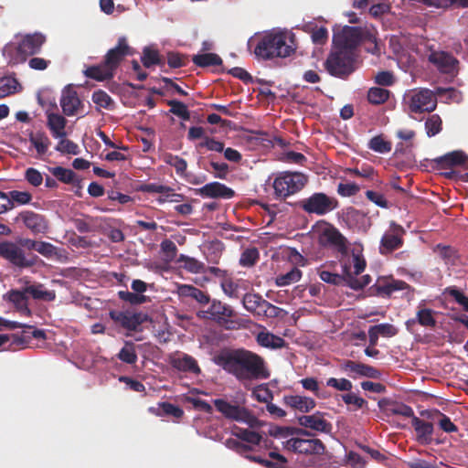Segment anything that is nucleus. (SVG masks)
Instances as JSON below:
<instances>
[{"mask_svg": "<svg viewBox=\"0 0 468 468\" xmlns=\"http://www.w3.org/2000/svg\"><path fill=\"white\" fill-rule=\"evenodd\" d=\"M214 362L240 383L268 379L271 376L265 359L243 347L223 350L215 356Z\"/></svg>", "mask_w": 468, "mask_h": 468, "instance_id": "obj_1", "label": "nucleus"}, {"mask_svg": "<svg viewBox=\"0 0 468 468\" xmlns=\"http://www.w3.org/2000/svg\"><path fill=\"white\" fill-rule=\"evenodd\" d=\"M47 37L39 32L25 35H16L14 39L5 44L2 54L9 66L22 64L29 57L40 53Z\"/></svg>", "mask_w": 468, "mask_h": 468, "instance_id": "obj_2", "label": "nucleus"}, {"mask_svg": "<svg viewBox=\"0 0 468 468\" xmlns=\"http://www.w3.org/2000/svg\"><path fill=\"white\" fill-rule=\"evenodd\" d=\"M294 48L287 44V36L282 32H269L262 36L254 49L256 57L268 60L274 58H287Z\"/></svg>", "mask_w": 468, "mask_h": 468, "instance_id": "obj_3", "label": "nucleus"}, {"mask_svg": "<svg viewBox=\"0 0 468 468\" xmlns=\"http://www.w3.org/2000/svg\"><path fill=\"white\" fill-rule=\"evenodd\" d=\"M355 53L335 49L325 59L324 66L327 72L334 77L346 79L355 71Z\"/></svg>", "mask_w": 468, "mask_h": 468, "instance_id": "obj_4", "label": "nucleus"}, {"mask_svg": "<svg viewBox=\"0 0 468 468\" xmlns=\"http://www.w3.org/2000/svg\"><path fill=\"white\" fill-rule=\"evenodd\" d=\"M308 177L300 172H282L273 181L274 193L279 199H285L301 191Z\"/></svg>", "mask_w": 468, "mask_h": 468, "instance_id": "obj_5", "label": "nucleus"}, {"mask_svg": "<svg viewBox=\"0 0 468 468\" xmlns=\"http://www.w3.org/2000/svg\"><path fill=\"white\" fill-rule=\"evenodd\" d=\"M369 31L360 27H344L333 36L334 47L339 50L353 51L364 39H370Z\"/></svg>", "mask_w": 468, "mask_h": 468, "instance_id": "obj_6", "label": "nucleus"}, {"mask_svg": "<svg viewBox=\"0 0 468 468\" xmlns=\"http://www.w3.org/2000/svg\"><path fill=\"white\" fill-rule=\"evenodd\" d=\"M299 207L305 213L324 216L339 206L338 200L323 192H315L298 203Z\"/></svg>", "mask_w": 468, "mask_h": 468, "instance_id": "obj_7", "label": "nucleus"}, {"mask_svg": "<svg viewBox=\"0 0 468 468\" xmlns=\"http://www.w3.org/2000/svg\"><path fill=\"white\" fill-rule=\"evenodd\" d=\"M0 257L20 269L34 266L37 259L36 255L27 257L18 241L10 240L0 242Z\"/></svg>", "mask_w": 468, "mask_h": 468, "instance_id": "obj_8", "label": "nucleus"}, {"mask_svg": "<svg viewBox=\"0 0 468 468\" xmlns=\"http://www.w3.org/2000/svg\"><path fill=\"white\" fill-rule=\"evenodd\" d=\"M214 405L217 410L227 419L246 423L250 428L259 424V420L245 407L231 404L222 399H215Z\"/></svg>", "mask_w": 468, "mask_h": 468, "instance_id": "obj_9", "label": "nucleus"}, {"mask_svg": "<svg viewBox=\"0 0 468 468\" xmlns=\"http://www.w3.org/2000/svg\"><path fill=\"white\" fill-rule=\"evenodd\" d=\"M407 104L413 113L431 112L437 107V98L429 89L413 90L407 95Z\"/></svg>", "mask_w": 468, "mask_h": 468, "instance_id": "obj_10", "label": "nucleus"}, {"mask_svg": "<svg viewBox=\"0 0 468 468\" xmlns=\"http://www.w3.org/2000/svg\"><path fill=\"white\" fill-rule=\"evenodd\" d=\"M109 315L115 324L128 331H140V326L150 320L149 315L143 312L112 310L110 311Z\"/></svg>", "mask_w": 468, "mask_h": 468, "instance_id": "obj_11", "label": "nucleus"}, {"mask_svg": "<svg viewBox=\"0 0 468 468\" xmlns=\"http://www.w3.org/2000/svg\"><path fill=\"white\" fill-rule=\"evenodd\" d=\"M405 229L396 222L392 221L389 230L387 231L380 239L379 252L382 255L391 253L403 246V235Z\"/></svg>", "mask_w": 468, "mask_h": 468, "instance_id": "obj_12", "label": "nucleus"}, {"mask_svg": "<svg viewBox=\"0 0 468 468\" xmlns=\"http://www.w3.org/2000/svg\"><path fill=\"white\" fill-rule=\"evenodd\" d=\"M283 447L292 452L303 454H322L324 445L319 439L292 438L283 442Z\"/></svg>", "mask_w": 468, "mask_h": 468, "instance_id": "obj_13", "label": "nucleus"}, {"mask_svg": "<svg viewBox=\"0 0 468 468\" xmlns=\"http://www.w3.org/2000/svg\"><path fill=\"white\" fill-rule=\"evenodd\" d=\"M235 314V311L231 306L220 301L213 300L207 310L201 311L198 315L200 317L209 318L220 325H225Z\"/></svg>", "mask_w": 468, "mask_h": 468, "instance_id": "obj_14", "label": "nucleus"}, {"mask_svg": "<svg viewBox=\"0 0 468 468\" xmlns=\"http://www.w3.org/2000/svg\"><path fill=\"white\" fill-rule=\"evenodd\" d=\"M319 240L323 246L333 248L341 254L347 252L346 238L333 225L323 229Z\"/></svg>", "mask_w": 468, "mask_h": 468, "instance_id": "obj_15", "label": "nucleus"}, {"mask_svg": "<svg viewBox=\"0 0 468 468\" xmlns=\"http://www.w3.org/2000/svg\"><path fill=\"white\" fill-rule=\"evenodd\" d=\"M59 102L66 116H74L83 112V102L77 91L69 85L62 90Z\"/></svg>", "mask_w": 468, "mask_h": 468, "instance_id": "obj_16", "label": "nucleus"}, {"mask_svg": "<svg viewBox=\"0 0 468 468\" xmlns=\"http://www.w3.org/2000/svg\"><path fill=\"white\" fill-rule=\"evenodd\" d=\"M16 221H21L27 229L36 235L44 234L48 229V221L46 217L31 210L21 211L16 217Z\"/></svg>", "mask_w": 468, "mask_h": 468, "instance_id": "obj_17", "label": "nucleus"}, {"mask_svg": "<svg viewBox=\"0 0 468 468\" xmlns=\"http://www.w3.org/2000/svg\"><path fill=\"white\" fill-rule=\"evenodd\" d=\"M341 369L350 378L366 377L368 378L380 379L382 373L378 368L360 362L346 360L341 364Z\"/></svg>", "mask_w": 468, "mask_h": 468, "instance_id": "obj_18", "label": "nucleus"}, {"mask_svg": "<svg viewBox=\"0 0 468 468\" xmlns=\"http://www.w3.org/2000/svg\"><path fill=\"white\" fill-rule=\"evenodd\" d=\"M169 364L173 368L186 373L194 375H199L201 368L198 366L197 361L188 354L186 353H176L169 357Z\"/></svg>", "mask_w": 468, "mask_h": 468, "instance_id": "obj_19", "label": "nucleus"}, {"mask_svg": "<svg viewBox=\"0 0 468 468\" xmlns=\"http://www.w3.org/2000/svg\"><path fill=\"white\" fill-rule=\"evenodd\" d=\"M429 61L441 72L450 74L457 70L459 61L452 54L445 51H432L429 55Z\"/></svg>", "mask_w": 468, "mask_h": 468, "instance_id": "obj_20", "label": "nucleus"}, {"mask_svg": "<svg viewBox=\"0 0 468 468\" xmlns=\"http://www.w3.org/2000/svg\"><path fill=\"white\" fill-rule=\"evenodd\" d=\"M197 195L207 198H231L235 192L219 182H211L194 190Z\"/></svg>", "mask_w": 468, "mask_h": 468, "instance_id": "obj_21", "label": "nucleus"}, {"mask_svg": "<svg viewBox=\"0 0 468 468\" xmlns=\"http://www.w3.org/2000/svg\"><path fill=\"white\" fill-rule=\"evenodd\" d=\"M130 47L124 37L118 39L117 46L111 48L105 55L104 62L113 71L118 68L125 56L129 54Z\"/></svg>", "mask_w": 468, "mask_h": 468, "instance_id": "obj_22", "label": "nucleus"}, {"mask_svg": "<svg viewBox=\"0 0 468 468\" xmlns=\"http://www.w3.org/2000/svg\"><path fill=\"white\" fill-rule=\"evenodd\" d=\"M301 426L316 431L328 432L331 424L324 418V413L317 411L312 415H303L298 418Z\"/></svg>", "mask_w": 468, "mask_h": 468, "instance_id": "obj_23", "label": "nucleus"}, {"mask_svg": "<svg viewBox=\"0 0 468 468\" xmlns=\"http://www.w3.org/2000/svg\"><path fill=\"white\" fill-rule=\"evenodd\" d=\"M378 294L382 296H389L394 292L403 291L410 286L407 282L393 278H379L374 285Z\"/></svg>", "mask_w": 468, "mask_h": 468, "instance_id": "obj_24", "label": "nucleus"}, {"mask_svg": "<svg viewBox=\"0 0 468 468\" xmlns=\"http://www.w3.org/2000/svg\"><path fill=\"white\" fill-rule=\"evenodd\" d=\"M467 162L468 156L462 151H453L434 159L438 169L465 165Z\"/></svg>", "mask_w": 468, "mask_h": 468, "instance_id": "obj_25", "label": "nucleus"}, {"mask_svg": "<svg viewBox=\"0 0 468 468\" xmlns=\"http://www.w3.org/2000/svg\"><path fill=\"white\" fill-rule=\"evenodd\" d=\"M26 287L23 290H10L7 294V300L12 303L22 315L30 316L32 312L28 307V297Z\"/></svg>", "mask_w": 468, "mask_h": 468, "instance_id": "obj_26", "label": "nucleus"}, {"mask_svg": "<svg viewBox=\"0 0 468 468\" xmlns=\"http://www.w3.org/2000/svg\"><path fill=\"white\" fill-rule=\"evenodd\" d=\"M418 441L422 444H430L432 441L433 425L414 416L411 420Z\"/></svg>", "mask_w": 468, "mask_h": 468, "instance_id": "obj_27", "label": "nucleus"}, {"mask_svg": "<svg viewBox=\"0 0 468 468\" xmlns=\"http://www.w3.org/2000/svg\"><path fill=\"white\" fill-rule=\"evenodd\" d=\"M11 344L14 348H25L30 342L31 338L45 339L46 333L41 329H34L32 332H22V334L9 335Z\"/></svg>", "mask_w": 468, "mask_h": 468, "instance_id": "obj_28", "label": "nucleus"}, {"mask_svg": "<svg viewBox=\"0 0 468 468\" xmlns=\"http://www.w3.org/2000/svg\"><path fill=\"white\" fill-rule=\"evenodd\" d=\"M420 415L431 420L437 419L440 429L444 432L452 433L458 431V427L451 420V419L439 410H424L421 411Z\"/></svg>", "mask_w": 468, "mask_h": 468, "instance_id": "obj_29", "label": "nucleus"}, {"mask_svg": "<svg viewBox=\"0 0 468 468\" xmlns=\"http://www.w3.org/2000/svg\"><path fill=\"white\" fill-rule=\"evenodd\" d=\"M47 125L54 138L66 137L67 133L65 127L67 120L64 116L58 113H48Z\"/></svg>", "mask_w": 468, "mask_h": 468, "instance_id": "obj_30", "label": "nucleus"}, {"mask_svg": "<svg viewBox=\"0 0 468 468\" xmlns=\"http://www.w3.org/2000/svg\"><path fill=\"white\" fill-rule=\"evenodd\" d=\"M284 403L302 412H309L315 407V401L309 397H302L299 395L284 396Z\"/></svg>", "mask_w": 468, "mask_h": 468, "instance_id": "obj_31", "label": "nucleus"}, {"mask_svg": "<svg viewBox=\"0 0 468 468\" xmlns=\"http://www.w3.org/2000/svg\"><path fill=\"white\" fill-rule=\"evenodd\" d=\"M177 292L179 296L191 298L193 300H196L200 304H207L210 302V297L207 292L193 285H179Z\"/></svg>", "mask_w": 468, "mask_h": 468, "instance_id": "obj_32", "label": "nucleus"}, {"mask_svg": "<svg viewBox=\"0 0 468 468\" xmlns=\"http://www.w3.org/2000/svg\"><path fill=\"white\" fill-rule=\"evenodd\" d=\"M84 75L98 81L108 80L113 78L114 71L105 62L97 66H90L84 70Z\"/></svg>", "mask_w": 468, "mask_h": 468, "instance_id": "obj_33", "label": "nucleus"}, {"mask_svg": "<svg viewBox=\"0 0 468 468\" xmlns=\"http://www.w3.org/2000/svg\"><path fill=\"white\" fill-rule=\"evenodd\" d=\"M257 343L263 347L278 349L285 346V340L270 332H260L256 337Z\"/></svg>", "mask_w": 468, "mask_h": 468, "instance_id": "obj_34", "label": "nucleus"}, {"mask_svg": "<svg viewBox=\"0 0 468 468\" xmlns=\"http://www.w3.org/2000/svg\"><path fill=\"white\" fill-rule=\"evenodd\" d=\"M26 292L35 300L52 302L56 299L55 291L45 289L42 283H33L26 286Z\"/></svg>", "mask_w": 468, "mask_h": 468, "instance_id": "obj_35", "label": "nucleus"}, {"mask_svg": "<svg viewBox=\"0 0 468 468\" xmlns=\"http://www.w3.org/2000/svg\"><path fill=\"white\" fill-rule=\"evenodd\" d=\"M48 170L58 181L64 184L80 186V181L71 169H68L62 166H55L49 167Z\"/></svg>", "mask_w": 468, "mask_h": 468, "instance_id": "obj_36", "label": "nucleus"}, {"mask_svg": "<svg viewBox=\"0 0 468 468\" xmlns=\"http://www.w3.org/2000/svg\"><path fill=\"white\" fill-rule=\"evenodd\" d=\"M28 139L39 155L45 154L51 144L48 135L42 131L31 133Z\"/></svg>", "mask_w": 468, "mask_h": 468, "instance_id": "obj_37", "label": "nucleus"}, {"mask_svg": "<svg viewBox=\"0 0 468 468\" xmlns=\"http://www.w3.org/2000/svg\"><path fill=\"white\" fill-rule=\"evenodd\" d=\"M231 433L236 438L253 445H259L262 439L260 433L238 426L232 428Z\"/></svg>", "mask_w": 468, "mask_h": 468, "instance_id": "obj_38", "label": "nucleus"}, {"mask_svg": "<svg viewBox=\"0 0 468 468\" xmlns=\"http://www.w3.org/2000/svg\"><path fill=\"white\" fill-rule=\"evenodd\" d=\"M142 63L145 68H151L154 65H157L161 68L162 70L165 67V60L160 56L158 50L152 49L150 48H144L143 50V55L141 58Z\"/></svg>", "mask_w": 468, "mask_h": 468, "instance_id": "obj_39", "label": "nucleus"}, {"mask_svg": "<svg viewBox=\"0 0 468 468\" xmlns=\"http://www.w3.org/2000/svg\"><path fill=\"white\" fill-rule=\"evenodd\" d=\"M192 61L196 66L199 68L220 66L223 63L222 58L216 53H203L194 55Z\"/></svg>", "mask_w": 468, "mask_h": 468, "instance_id": "obj_40", "label": "nucleus"}, {"mask_svg": "<svg viewBox=\"0 0 468 468\" xmlns=\"http://www.w3.org/2000/svg\"><path fill=\"white\" fill-rule=\"evenodd\" d=\"M265 302L260 294L246 293L243 296L242 303L244 308L253 314H261L262 303Z\"/></svg>", "mask_w": 468, "mask_h": 468, "instance_id": "obj_41", "label": "nucleus"}, {"mask_svg": "<svg viewBox=\"0 0 468 468\" xmlns=\"http://www.w3.org/2000/svg\"><path fill=\"white\" fill-rule=\"evenodd\" d=\"M164 162L176 169V172L178 176L182 177L191 176V174L186 173L187 163L185 159L179 157L178 155H174L172 154H165L164 155Z\"/></svg>", "mask_w": 468, "mask_h": 468, "instance_id": "obj_42", "label": "nucleus"}, {"mask_svg": "<svg viewBox=\"0 0 468 468\" xmlns=\"http://www.w3.org/2000/svg\"><path fill=\"white\" fill-rule=\"evenodd\" d=\"M433 314V310L426 308L422 305V303H420L416 313L418 324L424 327H435L436 319L434 318Z\"/></svg>", "mask_w": 468, "mask_h": 468, "instance_id": "obj_43", "label": "nucleus"}, {"mask_svg": "<svg viewBox=\"0 0 468 468\" xmlns=\"http://www.w3.org/2000/svg\"><path fill=\"white\" fill-rule=\"evenodd\" d=\"M177 262L182 263V267L191 273H203L205 271V264L195 258L181 254Z\"/></svg>", "mask_w": 468, "mask_h": 468, "instance_id": "obj_44", "label": "nucleus"}, {"mask_svg": "<svg viewBox=\"0 0 468 468\" xmlns=\"http://www.w3.org/2000/svg\"><path fill=\"white\" fill-rule=\"evenodd\" d=\"M117 356L121 361L126 364H135L138 357L134 344L133 342H125L123 347L120 350Z\"/></svg>", "mask_w": 468, "mask_h": 468, "instance_id": "obj_45", "label": "nucleus"}, {"mask_svg": "<svg viewBox=\"0 0 468 468\" xmlns=\"http://www.w3.org/2000/svg\"><path fill=\"white\" fill-rule=\"evenodd\" d=\"M389 93V90L384 88L373 87L367 92V100L375 105L382 104L388 100Z\"/></svg>", "mask_w": 468, "mask_h": 468, "instance_id": "obj_46", "label": "nucleus"}, {"mask_svg": "<svg viewBox=\"0 0 468 468\" xmlns=\"http://www.w3.org/2000/svg\"><path fill=\"white\" fill-rule=\"evenodd\" d=\"M302 278V271L294 267L290 271L285 274H281L276 277L275 283L276 285L282 287L287 286L292 283L297 282Z\"/></svg>", "mask_w": 468, "mask_h": 468, "instance_id": "obj_47", "label": "nucleus"}, {"mask_svg": "<svg viewBox=\"0 0 468 468\" xmlns=\"http://www.w3.org/2000/svg\"><path fill=\"white\" fill-rule=\"evenodd\" d=\"M425 130L429 137H433L442 130V120L438 114L430 115L425 121Z\"/></svg>", "mask_w": 468, "mask_h": 468, "instance_id": "obj_48", "label": "nucleus"}, {"mask_svg": "<svg viewBox=\"0 0 468 468\" xmlns=\"http://www.w3.org/2000/svg\"><path fill=\"white\" fill-rule=\"evenodd\" d=\"M18 85L17 80L14 77L0 78V99L15 93Z\"/></svg>", "mask_w": 468, "mask_h": 468, "instance_id": "obj_49", "label": "nucleus"}, {"mask_svg": "<svg viewBox=\"0 0 468 468\" xmlns=\"http://www.w3.org/2000/svg\"><path fill=\"white\" fill-rule=\"evenodd\" d=\"M166 103L170 106L169 112L181 118L183 121L190 120V112L185 103L176 100H169Z\"/></svg>", "mask_w": 468, "mask_h": 468, "instance_id": "obj_50", "label": "nucleus"}, {"mask_svg": "<svg viewBox=\"0 0 468 468\" xmlns=\"http://www.w3.org/2000/svg\"><path fill=\"white\" fill-rule=\"evenodd\" d=\"M368 148L379 154H386L391 151L392 144L386 141L382 135H377L370 139Z\"/></svg>", "mask_w": 468, "mask_h": 468, "instance_id": "obj_51", "label": "nucleus"}, {"mask_svg": "<svg viewBox=\"0 0 468 468\" xmlns=\"http://www.w3.org/2000/svg\"><path fill=\"white\" fill-rule=\"evenodd\" d=\"M9 197L12 204V208L16 206H24L30 204L32 201V194L28 191L11 190Z\"/></svg>", "mask_w": 468, "mask_h": 468, "instance_id": "obj_52", "label": "nucleus"}, {"mask_svg": "<svg viewBox=\"0 0 468 468\" xmlns=\"http://www.w3.org/2000/svg\"><path fill=\"white\" fill-rule=\"evenodd\" d=\"M118 297L131 305H140L149 301V297L144 294H138L136 292H131L128 291L118 292Z\"/></svg>", "mask_w": 468, "mask_h": 468, "instance_id": "obj_53", "label": "nucleus"}, {"mask_svg": "<svg viewBox=\"0 0 468 468\" xmlns=\"http://www.w3.org/2000/svg\"><path fill=\"white\" fill-rule=\"evenodd\" d=\"M260 259V253L257 248L246 249L240 256L239 264L244 267L253 266Z\"/></svg>", "mask_w": 468, "mask_h": 468, "instance_id": "obj_54", "label": "nucleus"}, {"mask_svg": "<svg viewBox=\"0 0 468 468\" xmlns=\"http://www.w3.org/2000/svg\"><path fill=\"white\" fill-rule=\"evenodd\" d=\"M59 142L55 147V150L61 154H78L80 152L79 146L73 141L66 139L65 137L59 138Z\"/></svg>", "mask_w": 468, "mask_h": 468, "instance_id": "obj_55", "label": "nucleus"}, {"mask_svg": "<svg viewBox=\"0 0 468 468\" xmlns=\"http://www.w3.org/2000/svg\"><path fill=\"white\" fill-rule=\"evenodd\" d=\"M91 99L96 105L104 109H111L113 104L111 96L102 90H95L92 93Z\"/></svg>", "mask_w": 468, "mask_h": 468, "instance_id": "obj_56", "label": "nucleus"}, {"mask_svg": "<svg viewBox=\"0 0 468 468\" xmlns=\"http://www.w3.org/2000/svg\"><path fill=\"white\" fill-rule=\"evenodd\" d=\"M388 411L393 415H400L411 419L415 416L412 408L404 403H391L388 408Z\"/></svg>", "mask_w": 468, "mask_h": 468, "instance_id": "obj_57", "label": "nucleus"}, {"mask_svg": "<svg viewBox=\"0 0 468 468\" xmlns=\"http://www.w3.org/2000/svg\"><path fill=\"white\" fill-rule=\"evenodd\" d=\"M221 288L225 294L230 298H239V285L229 275L220 282Z\"/></svg>", "mask_w": 468, "mask_h": 468, "instance_id": "obj_58", "label": "nucleus"}, {"mask_svg": "<svg viewBox=\"0 0 468 468\" xmlns=\"http://www.w3.org/2000/svg\"><path fill=\"white\" fill-rule=\"evenodd\" d=\"M359 448L367 454L366 459L369 457L378 462L385 461V463H383L384 465H386V466L391 465V463L389 461H393V458L386 457L379 451L371 449L370 447H368L367 445H359Z\"/></svg>", "mask_w": 468, "mask_h": 468, "instance_id": "obj_59", "label": "nucleus"}, {"mask_svg": "<svg viewBox=\"0 0 468 468\" xmlns=\"http://www.w3.org/2000/svg\"><path fill=\"white\" fill-rule=\"evenodd\" d=\"M444 292L452 296L457 303L463 306L464 311L468 312V297L463 292L454 286H450L445 289Z\"/></svg>", "mask_w": 468, "mask_h": 468, "instance_id": "obj_60", "label": "nucleus"}, {"mask_svg": "<svg viewBox=\"0 0 468 468\" xmlns=\"http://www.w3.org/2000/svg\"><path fill=\"white\" fill-rule=\"evenodd\" d=\"M326 386L333 388L338 391H350L353 388L352 382L344 378H330L326 380Z\"/></svg>", "mask_w": 468, "mask_h": 468, "instance_id": "obj_61", "label": "nucleus"}, {"mask_svg": "<svg viewBox=\"0 0 468 468\" xmlns=\"http://www.w3.org/2000/svg\"><path fill=\"white\" fill-rule=\"evenodd\" d=\"M199 148H207L208 151L221 153L224 150V143L213 137L205 136L204 140L197 144Z\"/></svg>", "mask_w": 468, "mask_h": 468, "instance_id": "obj_62", "label": "nucleus"}, {"mask_svg": "<svg viewBox=\"0 0 468 468\" xmlns=\"http://www.w3.org/2000/svg\"><path fill=\"white\" fill-rule=\"evenodd\" d=\"M252 395L259 402H264L267 404L270 403V400L273 398L271 391L264 385L258 386L252 391Z\"/></svg>", "mask_w": 468, "mask_h": 468, "instance_id": "obj_63", "label": "nucleus"}, {"mask_svg": "<svg viewBox=\"0 0 468 468\" xmlns=\"http://www.w3.org/2000/svg\"><path fill=\"white\" fill-rule=\"evenodd\" d=\"M25 179L35 187L39 186L43 183L42 174L34 167H29L26 170Z\"/></svg>", "mask_w": 468, "mask_h": 468, "instance_id": "obj_64", "label": "nucleus"}]
</instances>
